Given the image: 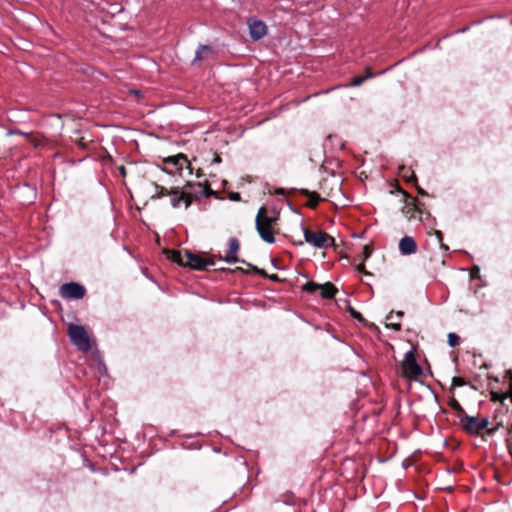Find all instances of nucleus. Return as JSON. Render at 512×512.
Here are the masks:
<instances>
[{
  "instance_id": "f257e3e1",
  "label": "nucleus",
  "mask_w": 512,
  "mask_h": 512,
  "mask_svg": "<svg viewBox=\"0 0 512 512\" xmlns=\"http://www.w3.org/2000/svg\"><path fill=\"white\" fill-rule=\"evenodd\" d=\"M277 222V217L268 214L266 207L258 210L255 219L256 230L263 241L272 244L275 242L273 227Z\"/></svg>"
},
{
  "instance_id": "f03ea898",
  "label": "nucleus",
  "mask_w": 512,
  "mask_h": 512,
  "mask_svg": "<svg viewBox=\"0 0 512 512\" xmlns=\"http://www.w3.org/2000/svg\"><path fill=\"white\" fill-rule=\"evenodd\" d=\"M68 335L70 337L71 342L75 346H77L79 350L84 352L91 350L92 346L90 338L83 326L72 323L69 324Z\"/></svg>"
},
{
  "instance_id": "7ed1b4c3",
  "label": "nucleus",
  "mask_w": 512,
  "mask_h": 512,
  "mask_svg": "<svg viewBox=\"0 0 512 512\" xmlns=\"http://www.w3.org/2000/svg\"><path fill=\"white\" fill-rule=\"evenodd\" d=\"M302 227L305 241L312 246L320 249H326L334 244V238L323 231L312 232Z\"/></svg>"
},
{
  "instance_id": "20e7f679",
  "label": "nucleus",
  "mask_w": 512,
  "mask_h": 512,
  "mask_svg": "<svg viewBox=\"0 0 512 512\" xmlns=\"http://www.w3.org/2000/svg\"><path fill=\"white\" fill-rule=\"evenodd\" d=\"M403 376L407 378H417L422 375V368L416 361L413 350L408 351L402 361Z\"/></svg>"
},
{
  "instance_id": "39448f33",
  "label": "nucleus",
  "mask_w": 512,
  "mask_h": 512,
  "mask_svg": "<svg viewBox=\"0 0 512 512\" xmlns=\"http://www.w3.org/2000/svg\"><path fill=\"white\" fill-rule=\"evenodd\" d=\"M460 422L463 429L469 434H479L489 424L487 418L478 419L469 415H463L460 419Z\"/></svg>"
},
{
  "instance_id": "423d86ee",
  "label": "nucleus",
  "mask_w": 512,
  "mask_h": 512,
  "mask_svg": "<svg viewBox=\"0 0 512 512\" xmlns=\"http://www.w3.org/2000/svg\"><path fill=\"white\" fill-rule=\"evenodd\" d=\"M184 257L186 259V266L195 270H204L208 266L215 264L213 258H205L200 254H194L188 250L184 251Z\"/></svg>"
},
{
  "instance_id": "0eeeda50",
  "label": "nucleus",
  "mask_w": 512,
  "mask_h": 512,
  "mask_svg": "<svg viewBox=\"0 0 512 512\" xmlns=\"http://www.w3.org/2000/svg\"><path fill=\"white\" fill-rule=\"evenodd\" d=\"M85 288L75 282L63 284L60 287V294L65 299H81L85 296Z\"/></svg>"
},
{
  "instance_id": "6e6552de",
  "label": "nucleus",
  "mask_w": 512,
  "mask_h": 512,
  "mask_svg": "<svg viewBox=\"0 0 512 512\" xmlns=\"http://www.w3.org/2000/svg\"><path fill=\"white\" fill-rule=\"evenodd\" d=\"M170 202L172 207L177 208L179 207L181 201L185 202V206L189 207L192 203V197L181 191L179 188H171L169 192Z\"/></svg>"
},
{
  "instance_id": "1a4fd4ad",
  "label": "nucleus",
  "mask_w": 512,
  "mask_h": 512,
  "mask_svg": "<svg viewBox=\"0 0 512 512\" xmlns=\"http://www.w3.org/2000/svg\"><path fill=\"white\" fill-rule=\"evenodd\" d=\"M250 37L253 40L263 38L267 33V26L264 22L256 19H251L248 22Z\"/></svg>"
},
{
  "instance_id": "9d476101",
  "label": "nucleus",
  "mask_w": 512,
  "mask_h": 512,
  "mask_svg": "<svg viewBox=\"0 0 512 512\" xmlns=\"http://www.w3.org/2000/svg\"><path fill=\"white\" fill-rule=\"evenodd\" d=\"M239 249H240L239 240L235 237L230 238L229 239V249H228L225 257L222 259L228 263H236V262L246 263L245 260H240L237 257V253H238Z\"/></svg>"
},
{
  "instance_id": "9b49d317",
  "label": "nucleus",
  "mask_w": 512,
  "mask_h": 512,
  "mask_svg": "<svg viewBox=\"0 0 512 512\" xmlns=\"http://www.w3.org/2000/svg\"><path fill=\"white\" fill-rule=\"evenodd\" d=\"M164 163L166 165V168H164V170H167L168 167H173L175 168L176 171H181L185 165L189 164V161L184 154H177L165 158Z\"/></svg>"
},
{
  "instance_id": "f8f14e48",
  "label": "nucleus",
  "mask_w": 512,
  "mask_h": 512,
  "mask_svg": "<svg viewBox=\"0 0 512 512\" xmlns=\"http://www.w3.org/2000/svg\"><path fill=\"white\" fill-rule=\"evenodd\" d=\"M399 251L402 255H411L416 253L417 244L414 238L404 236L399 242Z\"/></svg>"
},
{
  "instance_id": "ddd939ff",
  "label": "nucleus",
  "mask_w": 512,
  "mask_h": 512,
  "mask_svg": "<svg viewBox=\"0 0 512 512\" xmlns=\"http://www.w3.org/2000/svg\"><path fill=\"white\" fill-rule=\"evenodd\" d=\"M215 50L209 45H200L195 53L194 62L209 60L215 57Z\"/></svg>"
},
{
  "instance_id": "4468645a",
  "label": "nucleus",
  "mask_w": 512,
  "mask_h": 512,
  "mask_svg": "<svg viewBox=\"0 0 512 512\" xmlns=\"http://www.w3.org/2000/svg\"><path fill=\"white\" fill-rule=\"evenodd\" d=\"M416 200L414 198L411 199V202H408L406 206L404 207V213L408 219H421V211L416 205Z\"/></svg>"
},
{
  "instance_id": "2eb2a0df",
  "label": "nucleus",
  "mask_w": 512,
  "mask_h": 512,
  "mask_svg": "<svg viewBox=\"0 0 512 512\" xmlns=\"http://www.w3.org/2000/svg\"><path fill=\"white\" fill-rule=\"evenodd\" d=\"M321 296L325 299H331L337 293V288L330 282L320 284Z\"/></svg>"
},
{
  "instance_id": "dca6fc26",
  "label": "nucleus",
  "mask_w": 512,
  "mask_h": 512,
  "mask_svg": "<svg viewBox=\"0 0 512 512\" xmlns=\"http://www.w3.org/2000/svg\"><path fill=\"white\" fill-rule=\"evenodd\" d=\"M168 257L178 263L181 266H186V259L184 257V251H168Z\"/></svg>"
},
{
  "instance_id": "f3484780",
  "label": "nucleus",
  "mask_w": 512,
  "mask_h": 512,
  "mask_svg": "<svg viewBox=\"0 0 512 512\" xmlns=\"http://www.w3.org/2000/svg\"><path fill=\"white\" fill-rule=\"evenodd\" d=\"M399 174L403 177L407 182H415L417 181L416 175L413 171L406 168L405 166H401L399 168Z\"/></svg>"
},
{
  "instance_id": "a211bd4d",
  "label": "nucleus",
  "mask_w": 512,
  "mask_h": 512,
  "mask_svg": "<svg viewBox=\"0 0 512 512\" xmlns=\"http://www.w3.org/2000/svg\"><path fill=\"white\" fill-rule=\"evenodd\" d=\"M155 187V194L152 195L151 199L156 200L160 199L164 196H169L170 189H167L163 186H160L158 184H154Z\"/></svg>"
},
{
  "instance_id": "6ab92c4d",
  "label": "nucleus",
  "mask_w": 512,
  "mask_h": 512,
  "mask_svg": "<svg viewBox=\"0 0 512 512\" xmlns=\"http://www.w3.org/2000/svg\"><path fill=\"white\" fill-rule=\"evenodd\" d=\"M9 133L25 136L36 147L41 145V141L38 138H36L35 136H33L31 133H24L20 130H13V131H10Z\"/></svg>"
},
{
  "instance_id": "aec40b11",
  "label": "nucleus",
  "mask_w": 512,
  "mask_h": 512,
  "mask_svg": "<svg viewBox=\"0 0 512 512\" xmlns=\"http://www.w3.org/2000/svg\"><path fill=\"white\" fill-rule=\"evenodd\" d=\"M372 77H373V73L369 69H367V75L366 76H356V77H354L351 80V83L349 84V86H353V87L360 86L366 79L372 78Z\"/></svg>"
},
{
  "instance_id": "412c9836",
  "label": "nucleus",
  "mask_w": 512,
  "mask_h": 512,
  "mask_svg": "<svg viewBox=\"0 0 512 512\" xmlns=\"http://www.w3.org/2000/svg\"><path fill=\"white\" fill-rule=\"evenodd\" d=\"M302 194L308 195L310 197V206L315 207L320 201V197L315 192H309L306 189L301 190Z\"/></svg>"
},
{
  "instance_id": "4be33fe9",
  "label": "nucleus",
  "mask_w": 512,
  "mask_h": 512,
  "mask_svg": "<svg viewBox=\"0 0 512 512\" xmlns=\"http://www.w3.org/2000/svg\"><path fill=\"white\" fill-rule=\"evenodd\" d=\"M448 404L457 413L466 415L463 407L460 405V403L455 398L450 399Z\"/></svg>"
},
{
  "instance_id": "5701e85b",
  "label": "nucleus",
  "mask_w": 512,
  "mask_h": 512,
  "mask_svg": "<svg viewBox=\"0 0 512 512\" xmlns=\"http://www.w3.org/2000/svg\"><path fill=\"white\" fill-rule=\"evenodd\" d=\"M320 289V284H316L314 282H307L303 285V290L313 293Z\"/></svg>"
},
{
  "instance_id": "b1692460",
  "label": "nucleus",
  "mask_w": 512,
  "mask_h": 512,
  "mask_svg": "<svg viewBox=\"0 0 512 512\" xmlns=\"http://www.w3.org/2000/svg\"><path fill=\"white\" fill-rule=\"evenodd\" d=\"M460 337L455 333L448 334V343L451 347H455L459 344Z\"/></svg>"
},
{
  "instance_id": "393cba45",
  "label": "nucleus",
  "mask_w": 512,
  "mask_h": 512,
  "mask_svg": "<svg viewBox=\"0 0 512 512\" xmlns=\"http://www.w3.org/2000/svg\"><path fill=\"white\" fill-rule=\"evenodd\" d=\"M247 265L253 270L255 271L256 273H258L259 275L263 276V277H268V274L265 272V270L263 269H259L258 267L256 266H252L250 263H247Z\"/></svg>"
},
{
  "instance_id": "a878e982",
  "label": "nucleus",
  "mask_w": 512,
  "mask_h": 512,
  "mask_svg": "<svg viewBox=\"0 0 512 512\" xmlns=\"http://www.w3.org/2000/svg\"><path fill=\"white\" fill-rule=\"evenodd\" d=\"M465 384L464 380L460 377H454L452 379V386L453 387H456V386H463Z\"/></svg>"
},
{
  "instance_id": "bb28decb",
  "label": "nucleus",
  "mask_w": 512,
  "mask_h": 512,
  "mask_svg": "<svg viewBox=\"0 0 512 512\" xmlns=\"http://www.w3.org/2000/svg\"><path fill=\"white\" fill-rule=\"evenodd\" d=\"M350 314H351V316L353 318H355V319H357L359 321L363 320V317H362L361 313L356 311V310H354V309H352V308L350 309Z\"/></svg>"
},
{
  "instance_id": "cd10ccee",
  "label": "nucleus",
  "mask_w": 512,
  "mask_h": 512,
  "mask_svg": "<svg viewBox=\"0 0 512 512\" xmlns=\"http://www.w3.org/2000/svg\"><path fill=\"white\" fill-rule=\"evenodd\" d=\"M435 235H436V238L438 239V241H439L440 243H442V240H443V234H442V232H441V231H439V230H436V231H435ZM441 247H442V248H444V249H446V250L448 249V247H447V246H445L444 244H441Z\"/></svg>"
},
{
  "instance_id": "c85d7f7f",
  "label": "nucleus",
  "mask_w": 512,
  "mask_h": 512,
  "mask_svg": "<svg viewBox=\"0 0 512 512\" xmlns=\"http://www.w3.org/2000/svg\"><path fill=\"white\" fill-rule=\"evenodd\" d=\"M363 252H364V259H367V258L370 257L371 250H370V248L368 246H364Z\"/></svg>"
},
{
  "instance_id": "c756f323",
  "label": "nucleus",
  "mask_w": 512,
  "mask_h": 512,
  "mask_svg": "<svg viewBox=\"0 0 512 512\" xmlns=\"http://www.w3.org/2000/svg\"><path fill=\"white\" fill-rule=\"evenodd\" d=\"M230 198L234 201L240 200V194L239 193H233Z\"/></svg>"
},
{
  "instance_id": "7c9ffc66",
  "label": "nucleus",
  "mask_w": 512,
  "mask_h": 512,
  "mask_svg": "<svg viewBox=\"0 0 512 512\" xmlns=\"http://www.w3.org/2000/svg\"><path fill=\"white\" fill-rule=\"evenodd\" d=\"M391 328H393L396 331H399L401 329V325L398 323H393L390 325Z\"/></svg>"
},
{
  "instance_id": "2f4dec72",
  "label": "nucleus",
  "mask_w": 512,
  "mask_h": 512,
  "mask_svg": "<svg viewBox=\"0 0 512 512\" xmlns=\"http://www.w3.org/2000/svg\"><path fill=\"white\" fill-rule=\"evenodd\" d=\"M357 270H358L359 272H364V271H365V265H364L363 263L359 264V265L357 266Z\"/></svg>"
},
{
  "instance_id": "473e14b6",
  "label": "nucleus",
  "mask_w": 512,
  "mask_h": 512,
  "mask_svg": "<svg viewBox=\"0 0 512 512\" xmlns=\"http://www.w3.org/2000/svg\"><path fill=\"white\" fill-rule=\"evenodd\" d=\"M78 144L82 147V148H85L86 147V143L84 142V139L82 138L81 140L78 141Z\"/></svg>"
},
{
  "instance_id": "72a5a7b5",
  "label": "nucleus",
  "mask_w": 512,
  "mask_h": 512,
  "mask_svg": "<svg viewBox=\"0 0 512 512\" xmlns=\"http://www.w3.org/2000/svg\"><path fill=\"white\" fill-rule=\"evenodd\" d=\"M417 190H418V193L421 194V195H427V193L421 188V187H417Z\"/></svg>"
},
{
  "instance_id": "f704fd0d",
  "label": "nucleus",
  "mask_w": 512,
  "mask_h": 512,
  "mask_svg": "<svg viewBox=\"0 0 512 512\" xmlns=\"http://www.w3.org/2000/svg\"><path fill=\"white\" fill-rule=\"evenodd\" d=\"M214 162L215 163H220L221 162V158H220L219 155H215Z\"/></svg>"
},
{
  "instance_id": "c9c22d12",
  "label": "nucleus",
  "mask_w": 512,
  "mask_h": 512,
  "mask_svg": "<svg viewBox=\"0 0 512 512\" xmlns=\"http://www.w3.org/2000/svg\"><path fill=\"white\" fill-rule=\"evenodd\" d=\"M235 271H239V272H241V273H247V271H246V270H244V269H243V268H241V267H237V268L235 269Z\"/></svg>"
},
{
  "instance_id": "e433bc0d",
  "label": "nucleus",
  "mask_w": 512,
  "mask_h": 512,
  "mask_svg": "<svg viewBox=\"0 0 512 512\" xmlns=\"http://www.w3.org/2000/svg\"><path fill=\"white\" fill-rule=\"evenodd\" d=\"M495 431H496V428H492V429H488L487 433H488L489 435H492V434H494V433H495Z\"/></svg>"
},
{
  "instance_id": "4c0bfd02",
  "label": "nucleus",
  "mask_w": 512,
  "mask_h": 512,
  "mask_svg": "<svg viewBox=\"0 0 512 512\" xmlns=\"http://www.w3.org/2000/svg\"><path fill=\"white\" fill-rule=\"evenodd\" d=\"M270 279H272L273 281H276L278 280V276L277 275H271V276H268Z\"/></svg>"
},
{
  "instance_id": "58836bf2",
  "label": "nucleus",
  "mask_w": 512,
  "mask_h": 512,
  "mask_svg": "<svg viewBox=\"0 0 512 512\" xmlns=\"http://www.w3.org/2000/svg\"><path fill=\"white\" fill-rule=\"evenodd\" d=\"M276 193H277V194H284V190H283L282 188H280V189H278V190L276 191Z\"/></svg>"
},
{
  "instance_id": "ea45409f",
  "label": "nucleus",
  "mask_w": 512,
  "mask_h": 512,
  "mask_svg": "<svg viewBox=\"0 0 512 512\" xmlns=\"http://www.w3.org/2000/svg\"><path fill=\"white\" fill-rule=\"evenodd\" d=\"M294 244H296V245H303V241H302V240H299V241H297V242H294Z\"/></svg>"
},
{
  "instance_id": "a19ab883",
  "label": "nucleus",
  "mask_w": 512,
  "mask_h": 512,
  "mask_svg": "<svg viewBox=\"0 0 512 512\" xmlns=\"http://www.w3.org/2000/svg\"><path fill=\"white\" fill-rule=\"evenodd\" d=\"M397 316H398V317H402V316H403V312H402V311H398V312H397Z\"/></svg>"
},
{
  "instance_id": "79ce46f5",
  "label": "nucleus",
  "mask_w": 512,
  "mask_h": 512,
  "mask_svg": "<svg viewBox=\"0 0 512 512\" xmlns=\"http://www.w3.org/2000/svg\"><path fill=\"white\" fill-rule=\"evenodd\" d=\"M132 92L135 94H139V91H137V90H133Z\"/></svg>"
}]
</instances>
